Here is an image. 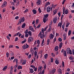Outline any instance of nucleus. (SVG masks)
Masks as SVG:
<instances>
[{
	"mask_svg": "<svg viewBox=\"0 0 74 74\" xmlns=\"http://www.w3.org/2000/svg\"><path fill=\"white\" fill-rule=\"evenodd\" d=\"M41 1L40 0H38L36 2V4L37 5H40V2Z\"/></svg>",
	"mask_w": 74,
	"mask_h": 74,
	"instance_id": "obj_20",
	"label": "nucleus"
},
{
	"mask_svg": "<svg viewBox=\"0 0 74 74\" xmlns=\"http://www.w3.org/2000/svg\"><path fill=\"white\" fill-rule=\"evenodd\" d=\"M51 4V3H49V2H47L46 3V5H45V7H47V5H50Z\"/></svg>",
	"mask_w": 74,
	"mask_h": 74,
	"instance_id": "obj_21",
	"label": "nucleus"
},
{
	"mask_svg": "<svg viewBox=\"0 0 74 74\" xmlns=\"http://www.w3.org/2000/svg\"><path fill=\"white\" fill-rule=\"evenodd\" d=\"M31 56H32V55L29 54L28 56V58L30 59L31 58Z\"/></svg>",
	"mask_w": 74,
	"mask_h": 74,
	"instance_id": "obj_58",
	"label": "nucleus"
},
{
	"mask_svg": "<svg viewBox=\"0 0 74 74\" xmlns=\"http://www.w3.org/2000/svg\"><path fill=\"white\" fill-rule=\"evenodd\" d=\"M26 63V60H23V62L22 63V64H23V65H24V64H25Z\"/></svg>",
	"mask_w": 74,
	"mask_h": 74,
	"instance_id": "obj_16",
	"label": "nucleus"
},
{
	"mask_svg": "<svg viewBox=\"0 0 74 74\" xmlns=\"http://www.w3.org/2000/svg\"><path fill=\"white\" fill-rule=\"evenodd\" d=\"M62 46H63V43L62 42H61L59 44V49H61L62 47Z\"/></svg>",
	"mask_w": 74,
	"mask_h": 74,
	"instance_id": "obj_11",
	"label": "nucleus"
},
{
	"mask_svg": "<svg viewBox=\"0 0 74 74\" xmlns=\"http://www.w3.org/2000/svg\"><path fill=\"white\" fill-rule=\"evenodd\" d=\"M37 51H35L34 52V57L35 58L36 57V56H37Z\"/></svg>",
	"mask_w": 74,
	"mask_h": 74,
	"instance_id": "obj_27",
	"label": "nucleus"
},
{
	"mask_svg": "<svg viewBox=\"0 0 74 74\" xmlns=\"http://www.w3.org/2000/svg\"><path fill=\"white\" fill-rule=\"evenodd\" d=\"M51 62H53V58H51Z\"/></svg>",
	"mask_w": 74,
	"mask_h": 74,
	"instance_id": "obj_60",
	"label": "nucleus"
},
{
	"mask_svg": "<svg viewBox=\"0 0 74 74\" xmlns=\"http://www.w3.org/2000/svg\"><path fill=\"white\" fill-rule=\"evenodd\" d=\"M58 72L59 74H62V70L60 69L59 68L58 69Z\"/></svg>",
	"mask_w": 74,
	"mask_h": 74,
	"instance_id": "obj_8",
	"label": "nucleus"
},
{
	"mask_svg": "<svg viewBox=\"0 0 74 74\" xmlns=\"http://www.w3.org/2000/svg\"><path fill=\"white\" fill-rule=\"evenodd\" d=\"M22 69V66H21L19 65L18 67V70H20V69Z\"/></svg>",
	"mask_w": 74,
	"mask_h": 74,
	"instance_id": "obj_24",
	"label": "nucleus"
},
{
	"mask_svg": "<svg viewBox=\"0 0 74 74\" xmlns=\"http://www.w3.org/2000/svg\"><path fill=\"white\" fill-rule=\"evenodd\" d=\"M7 66H4V67L3 69V71H5L7 69Z\"/></svg>",
	"mask_w": 74,
	"mask_h": 74,
	"instance_id": "obj_26",
	"label": "nucleus"
},
{
	"mask_svg": "<svg viewBox=\"0 0 74 74\" xmlns=\"http://www.w3.org/2000/svg\"><path fill=\"white\" fill-rule=\"evenodd\" d=\"M51 29H52V28L51 27H50L48 29V30L47 31L48 32H50Z\"/></svg>",
	"mask_w": 74,
	"mask_h": 74,
	"instance_id": "obj_29",
	"label": "nucleus"
},
{
	"mask_svg": "<svg viewBox=\"0 0 74 74\" xmlns=\"http://www.w3.org/2000/svg\"><path fill=\"white\" fill-rule=\"evenodd\" d=\"M62 23H58V25L57 26V27H60V28H61V27L62 26Z\"/></svg>",
	"mask_w": 74,
	"mask_h": 74,
	"instance_id": "obj_19",
	"label": "nucleus"
},
{
	"mask_svg": "<svg viewBox=\"0 0 74 74\" xmlns=\"http://www.w3.org/2000/svg\"><path fill=\"white\" fill-rule=\"evenodd\" d=\"M25 36L26 37H28V36H29V34H25Z\"/></svg>",
	"mask_w": 74,
	"mask_h": 74,
	"instance_id": "obj_54",
	"label": "nucleus"
},
{
	"mask_svg": "<svg viewBox=\"0 0 74 74\" xmlns=\"http://www.w3.org/2000/svg\"><path fill=\"white\" fill-rule=\"evenodd\" d=\"M29 10L28 9H26L24 11V13H26V12H27V11H28Z\"/></svg>",
	"mask_w": 74,
	"mask_h": 74,
	"instance_id": "obj_56",
	"label": "nucleus"
},
{
	"mask_svg": "<svg viewBox=\"0 0 74 74\" xmlns=\"http://www.w3.org/2000/svg\"><path fill=\"white\" fill-rule=\"evenodd\" d=\"M26 42V39H25L22 42V44H23V43H25V42Z\"/></svg>",
	"mask_w": 74,
	"mask_h": 74,
	"instance_id": "obj_42",
	"label": "nucleus"
},
{
	"mask_svg": "<svg viewBox=\"0 0 74 74\" xmlns=\"http://www.w3.org/2000/svg\"><path fill=\"white\" fill-rule=\"evenodd\" d=\"M57 10H54L53 11V13L54 14V15H55L56 13H57Z\"/></svg>",
	"mask_w": 74,
	"mask_h": 74,
	"instance_id": "obj_33",
	"label": "nucleus"
},
{
	"mask_svg": "<svg viewBox=\"0 0 74 74\" xmlns=\"http://www.w3.org/2000/svg\"><path fill=\"white\" fill-rule=\"evenodd\" d=\"M44 16L45 18H47L48 17V16H49V14H46V15H44Z\"/></svg>",
	"mask_w": 74,
	"mask_h": 74,
	"instance_id": "obj_36",
	"label": "nucleus"
},
{
	"mask_svg": "<svg viewBox=\"0 0 74 74\" xmlns=\"http://www.w3.org/2000/svg\"><path fill=\"white\" fill-rule=\"evenodd\" d=\"M10 74H12V71H13V67L12 66H11L10 67Z\"/></svg>",
	"mask_w": 74,
	"mask_h": 74,
	"instance_id": "obj_12",
	"label": "nucleus"
},
{
	"mask_svg": "<svg viewBox=\"0 0 74 74\" xmlns=\"http://www.w3.org/2000/svg\"><path fill=\"white\" fill-rule=\"evenodd\" d=\"M69 25H70V23H67V25H66V27H69Z\"/></svg>",
	"mask_w": 74,
	"mask_h": 74,
	"instance_id": "obj_47",
	"label": "nucleus"
},
{
	"mask_svg": "<svg viewBox=\"0 0 74 74\" xmlns=\"http://www.w3.org/2000/svg\"><path fill=\"white\" fill-rule=\"evenodd\" d=\"M72 7L74 8V3H73V5L71 6Z\"/></svg>",
	"mask_w": 74,
	"mask_h": 74,
	"instance_id": "obj_64",
	"label": "nucleus"
},
{
	"mask_svg": "<svg viewBox=\"0 0 74 74\" xmlns=\"http://www.w3.org/2000/svg\"><path fill=\"white\" fill-rule=\"evenodd\" d=\"M63 36L64 37L63 39L64 40H65L66 39V36L65 34H64L63 35Z\"/></svg>",
	"mask_w": 74,
	"mask_h": 74,
	"instance_id": "obj_37",
	"label": "nucleus"
},
{
	"mask_svg": "<svg viewBox=\"0 0 74 74\" xmlns=\"http://www.w3.org/2000/svg\"><path fill=\"white\" fill-rule=\"evenodd\" d=\"M55 50L56 51H58L59 50V47H58V46H56L55 47Z\"/></svg>",
	"mask_w": 74,
	"mask_h": 74,
	"instance_id": "obj_15",
	"label": "nucleus"
},
{
	"mask_svg": "<svg viewBox=\"0 0 74 74\" xmlns=\"http://www.w3.org/2000/svg\"><path fill=\"white\" fill-rule=\"evenodd\" d=\"M10 52L11 56H14V53L12 52V51H10Z\"/></svg>",
	"mask_w": 74,
	"mask_h": 74,
	"instance_id": "obj_30",
	"label": "nucleus"
},
{
	"mask_svg": "<svg viewBox=\"0 0 74 74\" xmlns=\"http://www.w3.org/2000/svg\"><path fill=\"white\" fill-rule=\"evenodd\" d=\"M29 29L33 32H34V30H33V28L31 26H30L29 27Z\"/></svg>",
	"mask_w": 74,
	"mask_h": 74,
	"instance_id": "obj_13",
	"label": "nucleus"
},
{
	"mask_svg": "<svg viewBox=\"0 0 74 74\" xmlns=\"http://www.w3.org/2000/svg\"><path fill=\"white\" fill-rule=\"evenodd\" d=\"M69 58L70 60H73V59H74V58H73L72 56H69Z\"/></svg>",
	"mask_w": 74,
	"mask_h": 74,
	"instance_id": "obj_23",
	"label": "nucleus"
},
{
	"mask_svg": "<svg viewBox=\"0 0 74 74\" xmlns=\"http://www.w3.org/2000/svg\"><path fill=\"white\" fill-rule=\"evenodd\" d=\"M32 11L34 14H36L37 13V11L36 10H33Z\"/></svg>",
	"mask_w": 74,
	"mask_h": 74,
	"instance_id": "obj_31",
	"label": "nucleus"
},
{
	"mask_svg": "<svg viewBox=\"0 0 74 74\" xmlns=\"http://www.w3.org/2000/svg\"><path fill=\"white\" fill-rule=\"evenodd\" d=\"M25 26H26V24H25V23H24L22 25V28H24V27H25Z\"/></svg>",
	"mask_w": 74,
	"mask_h": 74,
	"instance_id": "obj_34",
	"label": "nucleus"
},
{
	"mask_svg": "<svg viewBox=\"0 0 74 74\" xmlns=\"http://www.w3.org/2000/svg\"><path fill=\"white\" fill-rule=\"evenodd\" d=\"M43 22H44V23H45V22H46V18H45V17L43 18Z\"/></svg>",
	"mask_w": 74,
	"mask_h": 74,
	"instance_id": "obj_38",
	"label": "nucleus"
},
{
	"mask_svg": "<svg viewBox=\"0 0 74 74\" xmlns=\"http://www.w3.org/2000/svg\"><path fill=\"white\" fill-rule=\"evenodd\" d=\"M56 71V69H53L52 71H51V73H52V74H54Z\"/></svg>",
	"mask_w": 74,
	"mask_h": 74,
	"instance_id": "obj_22",
	"label": "nucleus"
},
{
	"mask_svg": "<svg viewBox=\"0 0 74 74\" xmlns=\"http://www.w3.org/2000/svg\"><path fill=\"white\" fill-rule=\"evenodd\" d=\"M25 17H23V18H21L19 20L18 24V25H20L21 24V22H23L25 21Z\"/></svg>",
	"mask_w": 74,
	"mask_h": 74,
	"instance_id": "obj_1",
	"label": "nucleus"
},
{
	"mask_svg": "<svg viewBox=\"0 0 74 74\" xmlns=\"http://www.w3.org/2000/svg\"><path fill=\"white\" fill-rule=\"evenodd\" d=\"M53 35L52 34H50L49 35V38L50 39H51V40H52V39L53 38Z\"/></svg>",
	"mask_w": 74,
	"mask_h": 74,
	"instance_id": "obj_10",
	"label": "nucleus"
},
{
	"mask_svg": "<svg viewBox=\"0 0 74 74\" xmlns=\"http://www.w3.org/2000/svg\"><path fill=\"white\" fill-rule=\"evenodd\" d=\"M39 21V19H37L36 20V24H37L38 23V21Z\"/></svg>",
	"mask_w": 74,
	"mask_h": 74,
	"instance_id": "obj_55",
	"label": "nucleus"
},
{
	"mask_svg": "<svg viewBox=\"0 0 74 74\" xmlns=\"http://www.w3.org/2000/svg\"><path fill=\"white\" fill-rule=\"evenodd\" d=\"M63 55L64 56H67V53H66V51H64V52Z\"/></svg>",
	"mask_w": 74,
	"mask_h": 74,
	"instance_id": "obj_25",
	"label": "nucleus"
},
{
	"mask_svg": "<svg viewBox=\"0 0 74 74\" xmlns=\"http://www.w3.org/2000/svg\"><path fill=\"white\" fill-rule=\"evenodd\" d=\"M48 54H45L44 55V57L45 59H47V58H48Z\"/></svg>",
	"mask_w": 74,
	"mask_h": 74,
	"instance_id": "obj_17",
	"label": "nucleus"
},
{
	"mask_svg": "<svg viewBox=\"0 0 74 74\" xmlns=\"http://www.w3.org/2000/svg\"><path fill=\"white\" fill-rule=\"evenodd\" d=\"M56 5H53V4L52 6V8H55V7H56Z\"/></svg>",
	"mask_w": 74,
	"mask_h": 74,
	"instance_id": "obj_40",
	"label": "nucleus"
},
{
	"mask_svg": "<svg viewBox=\"0 0 74 74\" xmlns=\"http://www.w3.org/2000/svg\"><path fill=\"white\" fill-rule=\"evenodd\" d=\"M69 12V11L67 10H66L65 11V14H68V13Z\"/></svg>",
	"mask_w": 74,
	"mask_h": 74,
	"instance_id": "obj_46",
	"label": "nucleus"
},
{
	"mask_svg": "<svg viewBox=\"0 0 74 74\" xmlns=\"http://www.w3.org/2000/svg\"><path fill=\"white\" fill-rule=\"evenodd\" d=\"M28 30H26L25 31V34H26V33H28Z\"/></svg>",
	"mask_w": 74,
	"mask_h": 74,
	"instance_id": "obj_59",
	"label": "nucleus"
},
{
	"mask_svg": "<svg viewBox=\"0 0 74 74\" xmlns=\"http://www.w3.org/2000/svg\"><path fill=\"white\" fill-rule=\"evenodd\" d=\"M37 70V68L36 67L34 69V71H36Z\"/></svg>",
	"mask_w": 74,
	"mask_h": 74,
	"instance_id": "obj_61",
	"label": "nucleus"
},
{
	"mask_svg": "<svg viewBox=\"0 0 74 74\" xmlns=\"http://www.w3.org/2000/svg\"><path fill=\"white\" fill-rule=\"evenodd\" d=\"M55 62L56 64H59V62H58V61L57 60H56Z\"/></svg>",
	"mask_w": 74,
	"mask_h": 74,
	"instance_id": "obj_43",
	"label": "nucleus"
},
{
	"mask_svg": "<svg viewBox=\"0 0 74 74\" xmlns=\"http://www.w3.org/2000/svg\"><path fill=\"white\" fill-rule=\"evenodd\" d=\"M37 44H40V40H38L37 41Z\"/></svg>",
	"mask_w": 74,
	"mask_h": 74,
	"instance_id": "obj_50",
	"label": "nucleus"
},
{
	"mask_svg": "<svg viewBox=\"0 0 74 74\" xmlns=\"http://www.w3.org/2000/svg\"><path fill=\"white\" fill-rule=\"evenodd\" d=\"M42 50H40L39 51V53L40 54H42Z\"/></svg>",
	"mask_w": 74,
	"mask_h": 74,
	"instance_id": "obj_57",
	"label": "nucleus"
},
{
	"mask_svg": "<svg viewBox=\"0 0 74 74\" xmlns=\"http://www.w3.org/2000/svg\"><path fill=\"white\" fill-rule=\"evenodd\" d=\"M7 4V2H6V1H4L3 4L1 6L2 8H3V7H6Z\"/></svg>",
	"mask_w": 74,
	"mask_h": 74,
	"instance_id": "obj_5",
	"label": "nucleus"
},
{
	"mask_svg": "<svg viewBox=\"0 0 74 74\" xmlns=\"http://www.w3.org/2000/svg\"><path fill=\"white\" fill-rule=\"evenodd\" d=\"M44 39H43L42 43L41 44L42 46H43L44 45Z\"/></svg>",
	"mask_w": 74,
	"mask_h": 74,
	"instance_id": "obj_35",
	"label": "nucleus"
},
{
	"mask_svg": "<svg viewBox=\"0 0 74 74\" xmlns=\"http://www.w3.org/2000/svg\"><path fill=\"white\" fill-rule=\"evenodd\" d=\"M29 71L31 73H33V72H34L33 69L32 68L29 69Z\"/></svg>",
	"mask_w": 74,
	"mask_h": 74,
	"instance_id": "obj_18",
	"label": "nucleus"
},
{
	"mask_svg": "<svg viewBox=\"0 0 74 74\" xmlns=\"http://www.w3.org/2000/svg\"><path fill=\"white\" fill-rule=\"evenodd\" d=\"M64 63L63 61L62 62V66L64 67Z\"/></svg>",
	"mask_w": 74,
	"mask_h": 74,
	"instance_id": "obj_52",
	"label": "nucleus"
},
{
	"mask_svg": "<svg viewBox=\"0 0 74 74\" xmlns=\"http://www.w3.org/2000/svg\"><path fill=\"white\" fill-rule=\"evenodd\" d=\"M47 12H50L51 11V7L50 6H48L47 7Z\"/></svg>",
	"mask_w": 74,
	"mask_h": 74,
	"instance_id": "obj_9",
	"label": "nucleus"
},
{
	"mask_svg": "<svg viewBox=\"0 0 74 74\" xmlns=\"http://www.w3.org/2000/svg\"><path fill=\"white\" fill-rule=\"evenodd\" d=\"M33 41V38H32V37L30 36L28 38V42H30L31 41Z\"/></svg>",
	"mask_w": 74,
	"mask_h": 74,
	"instance_id": "obj_4",
	"label": "nucleus"
},
{
	"mask_svg": "<svg viewBox=\"0 0 74 74\" xmlns=\"http://www.w3.org/2000/svg\"><path fill=\"white\" fill-rule=\"evenodd\" d=\"M30 52L32 53V55H33V54H34V50L33 49V48L31 49Z\"/></svg>",
	"mask_w": 74,
	"mask_h": 74,
	"instance_id": "obj_14",
	"label": "nucleus"
},
{
	"mask_svg": "<svg viewBox=\"0 0 74 74\" xmlns=\"http://www.w3.org/2000/svg\"><path fill=\"white\" fill-rule=\"evenodd\" d=\"M51 56H52V57H54L55 56V54L53 53H51Z\"/></svg>",
	"mask_w": 74,
	"mask_h": 74,
	"instance_id": "obj_48",
	"label": "nucleus"
},
{
	"mask_svg": "<svg viewBox=\"0 0 74 74\" xmlns=\"http://www.w3.org/2000/svg\"><path fill=\"white\" fill-rule=\"evenodd\" d=\"M38 37H40V38H42V39H43V38H44V34H42V32H40L39 33V34L38 35Z\"/></svg>",
	"mask_w": 74,
	"mask_h": 74,
	"instance_id": "obj_3",
	"label": "nucleus"
},
{
	"mask_svg": "<svg viewBox=\"0 0 74 74\" xmlns=\"http://www.w3.org/2000/svg\"><path fill=\"white\" fill-rule=\"evenodd\" d=\"M9 55H10L9 53H8V52L6 53V56L7 58H8V57H9Z\"/></svg>",
	"mask_w": 74,
	"mask_h": 74,
	"instance_id": "obj_45",
	"label": "nucleus"
},
{
	"mask_svg": "<svg viewBox=\"0 0 74 74\" xmlns=\"http://www.w3.org/2000/svg\"><path fill=\"white\" fill-rule=\"evenodd\" d=\"M45 71V70H44V69H43L42 71V72L41 73V74H44Z\"/></svg>",
	"mask_w": 74,
	"mask_h": 74,
	"instance_id": "obj_51",
	"label": "nucleus"
},
{
	"mask_svg": "<svg viewBox=\"0 0 74 74\" xmlns=\"http://www.w3.org/2000/svg\"><path fill=\"white\" fill-rule=\"evenodd\" d=\"M38 10L39 13H41V10L40 8H38Z\"/></svg>",
	"mask_w": 74,
	"mask_h": 74,
	"instance_id": "obj_49",
	"label": "nucleus"
},
{
	"mask_svg": "<svg viewBox=\"0 0 74 74\" xmlns=\"http://www.w3.org/2000/svg\"><path fill=\"white\" fill-rule=\"evenodd\" d=\"M26 46L25 45H24L22 47V48H23V49H26Z\"/></svg>",
	"mask_w": 74,
	"mask_h": 74,
	"instance_id": "obj_39",
	"label": "nucleus"
},
{
	"mask_svg": "<svg viewBox=\"0 0 74 74\" xmlns=\"http://www.w3.org/2000/svg\"><path fill=\"white\" fill-rule=\"evenodd\" d=\"M42 70V66H39L38 67V72L41 71Z\"/></svg>",
	"mask_w": 74,
	"mask_h": 74,
	"instance_id": "obj_6",
	"label": "nucleus"
},
{
	"mask_svg": "<svg viewBox=\"0 0 74 74\" xmlns=\"http://www.w3.org/2000/svg\"><path fill=\"white\" fill-rule=\"evenodd\" d=\"M49 41H50V39H48L47 40V45H49Z\"/></svg>",
	"mask_w": 74,
	"mask_h": 74,
	"instance_id": "obj_41",
	"label": "nucleus"
},
{
	"mask_svg": "<svg viewBox=\"0 0 74 74\" xmlns=\"http://www.w3.org/2000/svg\"><path fill=\"white\" fill-rule=\"evenodd\" d=\"M71 31L69 30L68 32V36H70V35H71Z\"/></svg>",
	"mask_w": 74,
	"mask_h": 74,
	"instance_id": "obj_28",
	"label": "nucleus"
},
{
	"mask_svg": "<svg viewBox=\"0 0 74 74\" xmlns=\"http://www.w3.org/2000/svg\"><path fill=\"white\" fill-rule=\"evenodd\" d=\"M58 41H59L60 42H61V41H62V39L60 38H58Z\"/></svg>",
	"mask_w": 74,
	"mask_h": 74,
	"instance_id": "obj_44",
	"label": "nucleus"
},
{
	"mask_svg": "<svg viewBox=\"0 0 74 74\" xmlns=\"http://www.w3.org/2000/svg\"><path fill=\"white\" fill-rule=\"evenodd\" d=\"M66 51H67V55H69V54H70V55H72V51H71V50H70V48H68L66 49Z\"/></svg>",
	"mask_w": 74,
	"mask_h": 74,
	"instance_id": "obj_2",
	"label": "nucleus"
},
{
	"mask_svg": "<svg viewBox=\"0 0 74 74\" xmlns=\"http://www.w3.org/2000/svg\"><path fill=\"white\" fill-rule=\"evenodd\" d=\"M46 68H47V65H46V64H45V65H44V69H45V70L46 69Z\"/></svg>",
	"mask_w": 74,
	"mask_h": 74,
	"instance_id": "obj_53",
	"label": "nucleus"
},
{
	"mask_svg": "<svg viewBox=\"0 0 74 74\" xmlns=\"http://www.w3.org/2000/svg\"><path fill=\"white\" fill-rule=\"evenodd\" d=\"M15 60H16V63H18V59H15Z\"/></svg>",
	"mask_w": 74,
	"mask_h": 74,
	"instance_id": "obj_63",
	"label": "nucleus"
},
{
	"mask_svg": "<svg viewBox=\"0 0 74 74\" xmlns=\"http://www.w3.org/2000/svg\"><path fill=\"white\" fill-rule=\"evenodd\" d=\"M32 32L31 31L28 32V33L29 34V36H32Z\"/></svg>",
	"mask_w": 74,
	"mask_h": 74,
	"instance_id": "obj_32",
	"label": "nucleus"
},
{
	"mask_svg": "<svg viewBox=\"0 0 74 74\" xmlns=\"http://www.w3.org/2000/svg\"><path fill=\"white\" fill-rule=\"evenodd\" d=\"M41 26V24H39L38 26L37 27V28H38L40 27Z\"/></svg>",
	"mask_w": 74,
	"mask_h": 74,
	"instance_id": "obj_62",
	"label": "nucleus"
},
{
	"mask_svg": "<svg viewBox=\"0 0 74 74\" xmlns=\"http://www.w3.org/2000/svg\"><path fill=\"white\" fill-rule=\"evenodd\" d=\"M57 21H58V18L56 17H55L53 18V22L54 23H56V22H57Z\"/></svg>",
	"mask_w": 74,
	"mask_h": 74,
	"instance_id": "obj_7",
	"label": "nucleus"
}]
</instances>
